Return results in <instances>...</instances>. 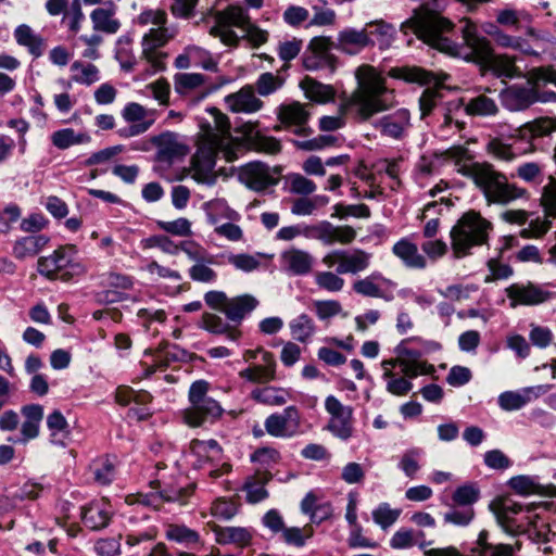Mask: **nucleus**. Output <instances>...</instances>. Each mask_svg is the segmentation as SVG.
<instances>
[{
	"label": "nucleus",
	"mask_w": 556,
	"mask_h": 556,
	"mask_svg": "<svg viewBox=\"0 0 556 556\" xmlns=\"http://www.w3.org/2000/svg\"><path fill=\"white\" fill-rule=\"evenodd\" d=\"M356 88L340 103V116H324L319 127L324 131H333L344 125L342 115L352 114L357 122H367L372 116L389 111L396 105L394 91L387 87L381 73L369 64L355 70Z\"/></svg>",
	"instance_id": "1"
},
{
	"label": "nucleus",
	"mask_w": 556,
	"mask_h": 556,
	"mask_svg": "<svg viewBox=\"0 0 556 556\" xmlns=\"http://www.w3.org/2000/svg\"><path fill=\"white\" fill-rule=\"evenodd\" d=\"M420 7L413 11L412 16L401 25V31L407 34L410 29L425 43L451 56L464 55L465 42L456 45L450 38L454 24L439 11L430 9V2L435 0H419Z\"/></svg>",
	"instance_id": "2"
},
{
	"label": "nucleus",
	"mask_w": 556,
	"mask_h": 556,
	"mask_svg": "<svg viewBox=\"0 0 556 556\" xmlns=\"http://www.w3.org/2000/svg\"><path fill=\"white\" fill-rule=\"evenodd\" d=\"M458 172L472 179L489 204L507 205L528 197L525 188L509 182L506 175L489 162L462 164Z\"/></svg>",
	"instance_id": "3"
},
{
	"label": "nucleus",
	"mask_w": 556,
	"mask_h": 556,
	"mask_svg": "<svg viewBox=\"0 0 556 556\" xmlns=\"http://www.w3.org/2000/svg\"><path fill=\"white\" fill-rule=\"evenodd\" d=\"M463 41L466 50L462 58L468 62H475L498 78H514L520 76L516 65V56L501 53L495 54L491 42L478 34L476 25L467 18L463 20Z\"/></svg>",
	"instance_id": "4"
},
{
	"label": "nucleus",
	"mask_w": 556,
	"mask_h": 556,
	"mask_svg": "<svg viewBox=\"0 0 556 556\" xmlns=\"http://www.w3.org/2000/svg\"><path fill=\"white\" fill-rule=\"evenodd\" d=\"M138 25L147 27L142 37V58L151 65L154 72L165 68V54L160 51L176 36V30L167 26V14L164 10H146L137 17Z\"/></svg>",
	"instance_id": "5"
},
{
	"label": "nucleus",
	"mask_w": 556,
	"mask_h": 556,
	"mask_svg": "<svg viewBox=\"0 0 556 556\" xmlns=\"http://www.w3.org/2000/svg\"><path fill=\"white\" fill-rule=\"evenodd\" d=\"M207 115L200 125L198 143L219 150L227 162L235 161L237 152L240 150V143L230 134L228 116L216 108L208 109Z\"/></svg>",
	"instance_id": "6"
},
{
	"label": "nucleus",
	"mask_w": 556,
	"mask_h": 556,
	"mask_svg": "<svg viewBox=\"0 0 556 556\" xmlns=\"http://www.w3.org/2000/svg\"><path fill=\"white\" fill-rule=\"evenodd\" d=\"M491 223L479 213L468 212L462 216L451 230L452 249L456 257L465 256L468 251L488 239Z\"/></svg>",
	"instance_id": "7"
},
{
	"label": "nucleus",
	"mask_w": 556,
	"mask_h": 556,
	"mask_svg": "<svg viewBox=\"0 0 556 556\" xmlns=\"http://www.w3.org/2000/svg\"><path fill=\"white\" fill-rule=\"evenodd\" d=\"M75 256L76 248L74 245L61 247L51 255L38 260V271L50 279L68 281L86 271L84 265L77 262Z\"/></svg>",
	"instance_id": "8"
},
{
	"label": "nucleus",
	"mask_w": 556,
	"mask_h": 556,
	"mask_svg": "<svg viewBox=\"0 0 556 556\" xmlns=\"http://www.w3.org/2000/svg\"><path fill=\"white\" fill-rule=\"evenodd\" d=\"M210 384L205 380L193 382L189 390L190 406L184 412V419L190 427H199L210 418H217L223 409L218 402L207 396Z\"/></svg>",
	"instance_id": "9"
},
{
	"label": "nucleus",
	"mask_w": 556,
	"mask_h": 556,
	"mask_svg": "<svg viewBox=\"0 0 556 556\" xmlns=\"http://www.w3.org/2000/svg\"><path fill=\"white\" fill-rule=\"evenodd\" d=\"M214 17L216 24L210 29V35L218 37L224 45L230 47H237L240 40L231 27L244 30L251 23L248 12L243 8L235 5L216 12Z\"/></svg>",
	"instance_id": "10"
},
{
	"label": "nucleus",
	"mask_w": 556,
	"mask_h": 556,
	"mask_svg": "<svg viewBox=\"0 0 556 556\" xmlns=\"http://www.w3.org/2000/svg\"><path fill=\"white\" fill-rule=\"evenodd\" d=\"M370 260V253L362 249H355L352 251L333 250L324 255L321 262L328 268H332L338 265V274L356 275L361 271H365L369 267Z\"/></svg>",
	"instance_id": "11"
},
{
	"label": "nucleus",
	"mask_w": 556,
	"mask_h": 556,
	"mask_svg": "<svg viewBox=\"0 0 556 556\" xmlns=\"http://www.w3.org/2000/svg\"><path fill=\"white\" fill-rule=\"evenodd\" d=\"M356 235V230L352 226H334L329 222L307 225L303 228V236L319 240L326 245L350 244L355 240Z\"/></svg>",
	"instance_id": "12"
},
{
	"label": "nucleus",
	"mask_w": 556,
	"mask_h": 556,
	"mask_svg": "<svg viewBox=\"0 0 556 556\" xmlns=\"http://www.w3.org/2000/svg\"><path fill=\"white\" fill-rule=\"evenodd\" d=\"M542 513H535L526 517L528 527L526 532L529 539L539 545L538 551L548 556L556 548L554 541L556 533L551 530L548 519L544 516L546 508L540 506Z\"/></svg>",
	"instance_id": "13"
},
{
	"label": "nucleus",
	"mask_w": 556,
	"mask_h": 556,
	"mask_svg": "<svg viewBox=\"0 0 556 556\" xmlns=\"http://www.w3.org/2000/svg\"><path fill=\"white\" fill-rule=\"evenodd\" d=\"M219 150L211 146L198 143L197 152L191 159L190 174L199 184L212 186L216 182L215 159Z\"/></svg>",
	"instance_id": "14"
},
{
	"label": "nucleus",
	"mask_w": 556,
	"mask_h": 556,
	"mask_svg": "<svg viewBox=\"0 0 556 556\" xmlns=\"http://www.w3.org/2000/svg\"><path fill=\"white\" fill-rule=\"evenodd\" d=\"M264 426L271 437L292 438L300 431L301 414L295 406H288L282 413L269 415Z\"/></svg>",
	"instance_id": "15"
},
{
	"label": "nucleus",
	"mask_w": 556,
	"mask_h": 556,
	"mask_svg": "<svg viewBox=\"0 0 556 556\" xmlns=\"http://www.w3.org/2000/svg\"><path fill=\"white\" fill-rule=\"evenodd\" d=\"M395 354V357L384 359L383 363L394 367L399 366L401 372L408 378L429 374L432 369L431 366H428L426 362L421 359L420 352L406 348L404 343L396 346Z\"/></svg>",
	"instance_id": "16"
},
{
	"label": "nucleus",
	"mask_w": 556,
	"mask_h": 556,
	"mask_svg": "<svg viewBox=\"0 0 556 556\" xmlns=\"http://www.w3.org/2000/svg\"><path fill=\"white\" fill-rule=\"evenodd\" d=\"M150 146L157 148V160L164 162H173L189 152L188 146L180 142L176 134L169 131L150 138L142 150H149Z\"/></svg>",
	"instance_id": "17"
},
{
	"label": "nucleus",
	"mask_w": 556,
	"mask_h": 556,
	"mask_svg": "<svg viewBox=\"0 0 556 556\" xmlns=\"http://www.w3.org/2000/svg\"><path fill=\"white\" fill-rule=\"evenodd\" d=\"M507 298L510 301V307L517 305H539L547 302L552 293L533 283H515L506 289Z\"/></svg>",
	"instance_id": "18"
},
{
	"label": "nucleus",
	"mask_w": 556,
	"mask_h": 556,
	"mask_svg": "<svg viewBox=\"0 0 556 556\" xmlns=\"http://www.w3.org/2000/svg\"><path fill=\"white\" fill-rule=\"evenodd\" d=\"M500 98L503 106L511 112L523 111L539 101L535 88L520 85L506 87L501 91Z\"/></svg>",
	"instance_id": "19"
},
{
	"label": "nucleus",
	"mask_w": 556,
	"mask_h": 556,
	"mask_svg": "<svg viewBox=\"0 0 556 556\" xmlns=\"http://www.w3.org/2000/svg\"><path fill=\"white\" fill-rule=\"evenodd\" d=\"M241 181L250 189L263 191L278 182V178L274 177L270 168L262 163H250L240 172Z\"/></svg>",
	"instance_id": "20"
},
{
	"label": "nucleus",
	"mask_w": 556,
	"mask_h": 556,
	"mask_svg": "<svg viewBox=\"0 0 556 556\" xmlns=\"http://www.w3.org/2000/svg\"><path fill=\"white\" fill-rule=\"evenodd\" d=\"M280 263L283 270L293 276L308 275L314 265L313 255L298 248H290L280 254Z\"/></svg>",
	"instance_id": "21"
},
{
	"label": "nucleus",
	"mask_w": 556,
	"mask_h": 556,
	"mask_svg": "<svg viewBox=\"0 0 556 556\" xmlns=\"http://www.w3.org/2000/svg\"><path fill=\"white\" fill-rule=\"evenodd\" d=\"M374 43L367 28L362 30L345 28L338 33L336 49L345 54L355 55L366 47L374 46Z\"/></svg>",
	"instance_id": "22"
},
{
	"label": "nucleus",
	"mask_w": 556,
	"mask_h": 556,
	"mask_svg": "<svg viewBox=\"0 0 556 556\" xmlns=\"http://www.w3.org/2000/svg\"><path fill=\"white\" fill-rule=\"evenodd\" d=\"M376 127L380 129L382 136L400 140L410 127V114L405 109L397 110L380 118Z\"/></svg>",
	"instance_id": "23"
},
{
	"label": "nucleus",
	"mask_w": 556,
	"mask_h": 556,
	"mask_svg": "<svg viewBox=\"0 0 556 556\" xmlns=\"http://www.w3.org/2000/svg\"><path fill=\"white\" fill-rule=\"evenodd\" d=\"M490 509L495 515L497 522L506 530L519 528L515 516L522 511L521 505L510 497H498L491 502Z\"/></svg>",
	"instance_id": "24"
},
{
	"label": "nucleus",
	"mask_w": 556,
	"mask_h": 556,
	"mask_svg": "<svg viewBox=\"0 0 556 556\" xmlns=\"http://www.w3.org/2000/svg\"><path fill=\"white\" fill-rule=\"evenodd\" d=\"M116 10L117 8L112 1H108L103 7L94 9L90 14L93 29L109 35L116 34L121 28Z\"/></svg>",
	"instance_id": "25"
},
{
	"label": "nucleus",
	"mask_w": 556,
	"mask_h": 556,
	"mask_svg": "<svg viewBox=\"0 0 556 556\" xmlns=\"http://www.w3.org/2000/svg\"><path fill=\"white\" fill-rule=\"evenodd\" d=\"M190 456L193 458L192 465L194 467L203 468L207 464L220 462L223 451L214 440H193L190 444Z\"/></svg>",
	"instance_id": "26"
},
{
	"label": "nucleus",
	"mask_w": 556,
	"mask_h": 556,
	"mask_svg": "<svg viewBox=\"0 0 556 556\" xmlns=\"http://www.w3.org/2000/svg\"><path fill=\"white\" fill-rule=\"evenodd\" d=\"M225 101L228 109L235 113H254L263 106V102L255 96L251 86L227 96Z\"/></svg>",
	"instance_id": "27"
},
{
	"label": "nucleus",
	"mask_w": 556,
	"mask_h": 556,
	"mask_svg": "<svg viewBox=\"0 0 556 556\" xmlns=\"http://www.w3.org/2000/svg\"><path fill=\"white\" fill-rule=\"evenodd\" d=\"M277 363L273 353H263L260 365H252L239 372V376L253 383H268L276 379Z\"/></svg>",
	"instance_id": "28"
},
{
	"label": "nucleus",
	"mask_w": 556,
	"mask_h": 556,
	"mask_svg": "<svg viewBox=\"0 0 556 556\" xmlns=\"http://www.w3.org/2000/svg\"><path fill=\"white\" fill-rule=\"evenodd\" d=\"M22 414L25 420L21 427V438L17 440L10 439L15 443L26 444L29 440L39 435V427L43 417V408L40 405L33 404L22 407Z\"/></svg>",
	"instance_id": "29"
},
{
	"label": "nucleus",
	"mask_w": 556,
	"mask_h": 556,
	"mask_svg": "<svg viewBox=\"0 0 556 556\" xmlns=\"http://www.w3.org/2000/svg\"><path fill=\"white\" fill-rule=\"evenodd\" d=\"M218 544H233L240 548L248 546L252 541V532L244 527H219L210 523Z\"/></svg>",
	"instance_id": "30"
},
{
	"label": "nucleus",
	"mask_w": 556,
	"mask_h": 556,
	"mask_svg": "<svg viewBox=\"0 0 556 556\" xmlns=\"http://www.w3.org/2000/svg\"><path fill=\"white\" fill-rule=\"evenodd\" d=\"M309 117V112L306 105L300 102H292L290 104L281 105L278 110V118L286 126H296L299 129L296 134H306L307 129L304 127Z\"/></svg>",
	"instance_id": "31"
},
{
	"label": "nucleus",
	"mask_w": 556,
	"mask_h": 556,
	"mask_svg": "<svg viewBox=\"0 0 556 556\" xmlns=\"http://www.w3.org/2000/svg\"><path fill=\"white\" fill-rule=\"evenodd\" d=\"M305 97L317 103H327L333 101L336 89L331 85H325L312 77L306 76L300 83Z\"/></svg>",
	"instance_id": "32"
},
{
	"label": "nucleus",
	"mask_w": 556,
	"mask_h": 556,
	"mask_svg": "<svg viewBox=\"0 0 556 556\" xmlns=\"http://www.w3.org/2000/svg\"><path fill=\"white\" fill-rule=\"evenodd\" d=\"M153 484H157L159 486H163L160 495L166 502L178 503L184 505L187 503V500L192 495L194 491V486L192 484H188L185 486L176 485L168 481L165 476H161L159 479L152 482Z\"/></svg>",
	"instance_id": "33"
},
{
	"label": "nucleus",
	"mask_w": 556,
	"mask_h": 556,
	"mask_svg": "<svg viewBox=\"0 0 556 556\" xmlns=\"http://www.w3.org/2000/svg\"><path fill=\"white\" fill-rule=\"evenodd\" d=\"M201 327L214 334H225L231 341H237L241 337L237 326L225 323L222 317L212 313L202 315Z\"/></svg>",
	"instance_id": "34"
},
{
	"label": "nucleus",
	"mask_w": 556,
	"mask_h": 556,
	"mask_svg": "<svg viewBox=\"0 0 556 556\" xmlns=\"http://www.w3.org/2000/svg\"><path fill=\"white\" fill-rule=\"evenodd\" d=\"M257 303V300L250 294L231 298L225 309V315L230 321L239 324L248 313L256 307Z\"/></svg>",
	"instance_id": "35"
},
{
	"label": "nucleus",
	"mask_w": 556,
	"mask_h": 556,
	"mask_svg": "<svg viewBox=\"0 0 556 556\" xmlns=\"http://www.w3.org/2000/svg\"><path fill=\"white\" fill-rule=\"evenodd\" d=\"M393 253L401 258L406 266L413 268H425L426 258L418 252V248L415 243L407 239L397 241L393 248Z\"/></svg>",
	"instance_id": "36"
},
{
	"label": "nucleus",
	"mask_w": 556,
	"mask_h": 556,
	"mask_svg": "<svg viewBox=\"0 0 556 556\" xmlns=\"http://www.w3.org/2000/svg\"><path fill=\"white\" fill-rule=\"evenodd\" d=\"M541 388H527L520 392L507 391L498 396V404L504 410H516L525 406L532 399L539 396Z\"/></svg>",
	"instance_id": "37"
},
{
	"label": "nucleus",
	"mask_w": 556,
	"mask_h": 556,
	"mask_svg": "<svg viewBox=\"0 0 556 556\" xmlns=\"http://www.w3.org/2000/svg\"><path fill=\"white\" fill-rule=\"evenodd\" d=\"M206 77L198 73H178L174 76L175 91L188 96L205 88Z\"/></svg>",
	"instance_id": "38"
},
{
	"label": "nucleus",
	"mask_w": 556,
	"mask_h": 556,
	"mask_svg": "<svg viewBox=\"0 0 556 556\" xmlns=\"http://www.w3.org/2000/svg\"><path fill=\"white\" fill-rule=\"evenodd\" d=\"M90 136L86 132H77L73 128H63L54 131L51 135L52 144L60 149L65 150L73 146L88 143Z\"/></svg>",
	"instance_id": "39"
},
{
	"label": "nucleus",
	"mask_w": 556,
	"mask_h": 556,
	"mask_svg": "<svg viewBox=\"0 0 556 556\" xmlns=\"http://www.w3.org/2000/svg\"><path fill=\"white\" fill-rule=\"evenodd\" d=\"M15 39L18 45L27 47L28 51L35 56L39 58L43 53L45 41L36 35L34 30L27 25H21L15 29Z\"/></svg>",
	"instance_id": "40"
},
{
	"label": "nucleus",
	"mask_w": 556,
	"mask_h": 556,
	"mask_svg": "<svg viewBox=\"0 0 556 556\" xmlns=\"http://www.w3.org/2000/svg\"><path fill=\"white\" fill-rule=\"evenodd\" d=\"M381 367L383 370V377L387 379V390L397 396L406 395L413 388L410 378L406 376L399 377L393 369L394 366L386 365V363H381Z\"/></svg>",
	"instance_id": "41"
},
{
	"label": "nucleus",
	"mask_w": 556,
	"mask_h": 556,
	"mask_svg": "<svg viewBox=\"0 0 556 556\" xmlns=\"http://www.w3.org/2000/svg\"><path fill=\"white\" fill-rule=\"evenodd\" d=\"M465 111L475 116H493L498 113V106L495 100L482 93L470 99L465 105Z\"/></svg>",
	"instance_id": "42"
},
{
	"label": "nucleus",
	"mask_w": 556,
	"mask_h": 556,
	"mask_svg": "<svg viewBox=\"0 0 556 556\" xmlns=\"http://www.w3.org/2000/svg\"><path fill=\"white\" fill-rule=\"evenodd\" d=\"M83 521L92 530L102 529L108 526L110 521V513L104 504H92L84 508Z\"/></svg>",
	"instance_id": "43"
},
{
	"label": "nucleus",
	"mask_w": 556,
	"mask_h": 556,
	"mask_svg": "<svg viewBox=\"0 0 556 556\" xmlns=\"http://www.w3.org/2000/svg\"><path fill=\"white\" fill-rule=\"evenodd\" d=\"M251 397L262 404L280 406L286 404L289 392L281 388L265 387L253 390Z\"/></svg>",
	"instance_id": "44"
},
{
	"label": "nucleus",
	"mask_w": 556,
	"mask_h": 556,
	"mask_svg": "<svg viewBox=\"0 0 556 556\" xmlns=\"http://www.w3.org/2000/svg\"><path fill=\"white\" fill-rule=\"evenodd\" d=\"M46 244V239L41 236L25 237L15 242L13 254L17 258L35 256Z\"/></svg>",
	"instance_id": "45"
},
{
	"label": "nucleus",
	"mask_w": 556,
	"mask_h": 556,
	"mask_svg": "<svg viewBox=\"0 0 556 556\" xmlns=\"http://www.w3.org/2000/svg\"><path fill=\"white\" fill-rule=\"evenodd\" d=\"M301 509L303 513L311 515V520L313 522H320L328 518L332 513L330 505H317V496L312 492L306 494L303 498Z\"/></svg>",
	"instance_id": "46"
},
{
	"label": "nucleus",
	"mask_w": 556,
	"mask_h": 556,
	"mask_svg": "<svg viewBox=\"0 0 556 556\" xmlns=\"http://www.w3.org/2000/svg\"><path fill=\"white\" fill-rule=\"evenodd\" d=\"M268 479V475L266 472H262L250 477L247 480L244 490L247 491V498L250 503L261 502L267 496V491L264 485Z\"/></svg>",
	"instance_id": "47"
},
{
	"label": "nucleus",
	"mask_w": 556,
	"mask_h": 556,
	"mask_svg": "<svg viewBox=\"0 0 556 556\" xmlns=\"http://www.w3.org/2000/svg\"><path fill=\"white\" fill-rule=\"evenodd\" d=\"M341 274H338L336 271L331 270H324V271H317L315 274V283L316 286L330 293H337L343 290L345 281L340 276Z\"/></svg>",
	"instance_id": "48"
},
{
	"label": "nucleus",
	"mask_w": 556,
	"mask_h": 556,
	"mask_svg": "<svg viewBox=\"0 0 556 556\" xmlns=\"http://www.w3.org/2000/svg\"><path fill=\"white\" fill-rule=\"evenodd\" d=\"M485 151L489 155L501 162H513L517 156L509 143L496 137L488 141Z\"/></svg>",
	"instance_id": "49"
},
{
	"label": "nucleus",
	"mask_w": 556,
	"mask_h": 556,
	"mask_svg": "<svg viewBox=\"0 0 556 556\" xmlns=\"http://www.w3.org/2000/svg\"><path fill=\"white\" fill-rule=\"evenodd\" d=\"M333 47L336 48V42H333L330 37L326 36L314 37L308 43V50L312 51L314 55L324 58L330 64L331 68H334L337 62V58L329 53Z\"/></svg>",
	"instance_id": "50"
},
{
	"label": "nucleus",
	"mask_w": 556,
	"mask_h": 556,
	"mask_svg": "<svg viewBox=\"0 0 556 556\" xmlns=\"http://www.w3.org/2000/svg\"><path fill=\"white\" fill-rule=\"evenodd\" d=\"M379 276L371 275L362 279H357L353 282V290L363 296L387 299L383 290L377 283Z\"/></svg>",
	"instance_id": "51"
},
{
	"label": "nucleus",
	"mask_w": 556,
	"mask_h": 556,
	"mask_svg": "<svg viewBox=\"0 0 556 556\" xmlns=\"http://www.w3.org/2000/svg\"><path fill=\"white\" fill-rule=\"evenodd\" d=\"M262 253L248 254H230L228 256V263L235 266L237 269L250 273L256 270L261 266V260L263 258Z\"/></svg>",
	"instance_id": "52"
},
{
	"label": "nucleus",
	"mask_w": 556,
	"mask_h": 556,
	"mask_svg": "<svg viewBox=\"0 0 556 556\" xmlns=\"http://www.w3.org/2000/svg\"><path fill=\"white\" fill-rule=\"evenodd\" d=\"M290 329L295 340L305 342L315 332V325L311 317L302 314L290 324Z\"/></svg>",
	"instance_id": "53"
},
{
	"label": "nucleus",
	"mask_w": 556,
	"mask_h": 556,
	"mask_svg": "<svg viewBox=\"0 0 556 556\" xmlns=\"http://www.w3.org/2000/svg\"><path fill=\"white\" fill-rule=\"evenodd\" d=\"M401 509L391 508V506L388 503H382L372 510L371 515L374 521L383 530H386L396 522V520L401 516Z\"/></svg>",
	"instance_id": "54"
},
{
	"label": "nucleus",
	"mask_w": 556,
	"mask_h": 556,
	"mask_svg": "<svg viewBox=\"0 0 556 556\" xmlns=\"http://www.w3.org/2000/svg\"><path fill=\"white\" fill-rule=\"evenodd\" d=\"M541 205L547 217L556 218V177L549 176L542 189Z\"/></svg>",
	"instance_id": "55"
},
{
	"label": "nucleus",
	"mask_w": 556,
	"mask_h": 556,
	"mask_svg": "<svg viewBox=\"0 0 556 556\" xmlns=\"http://www.w3.org/2000/svg\"><path fill=\"white\" fill-rule=\"evenodd\" d=\"M71 70L75 73L73 79L76 83L91 85L99 79V71L93 64L76 61L72 64Z\"/></svg>",
	"instance_id": "56"
},
{
	"label": "nucleus",
	"mask_w": 556,
	"mask_h": 556,
	"mask_svg": "<svg viewBox=\"0 0 556 556\" xmlns=\"http://www.w3.org/2000/svg\"><path fill=\"white\" fill-rule=\"evenodd\" d=\"M140 244L143 250L159 248L164 253L170 255H176L180 251L179 244H176L173 240L163 235L146 238L141 240Z\"/></svg>",
	"instance_id": "57"
},
{
	"label": "nucleus",
	"mask_w": 556,
	"mask_h": 556,
	"mask_svg": "<svg viewBox=\"0 0 556 556\" xmlns=\"http://www.w3.org/2000/svg\"><path fill=\"white\" fill-rule=\"evenodd\" d=\"M529 87L536 89L540 84L552 83L556 86V71L549 66L535 67L525 74Z\"/></svg>",
	"instance_id": "58"
},
{
	"label": "nucleus",
	"mask_w": 556,
	"mask_h": 556,
	"mask_svg": "<svg viewBox=\"0 0 556 556\" xmlns=\"http://www.w3.org/2000/svg\"><path fill=\"white\" fill-rule=\"evenodd\" d=\"M551 217L545 216L543 218H536L530 222L527 228L520 231V236L525 239H540L542 238L552 227Z\"/></svg>",
	"instance_id": "59"
},
{
	"label": "nucleus",
	"mask_w": 556,
	"mask_h": 556,
	"mask_svg": "<svg viewBox=\"0 0 556 556\" xmlns=\"http://www.w3.org/2000/svg\"><path fill=\"white\" fill-rule=\"evenodd\" d=\"M367 27L372 28V30L368 31L369 37L371 38V35L377 36L381 48H387L391 45L394 35V27L391 24L384 21H376L369 23Z\"/></svg>",
	"instance_id": "60"
},
{
	"label": "nucleus",
	"mask_w": 556,
	"mask_h": 556,
	"mask_svg": "<svg viewBox=\"0 0 556 556\" xmlns=\"http://www.w3.org/2000/svg\"><path fill=\"white\" fill-rule=\"evenodd\" d=\"M399 77L406 81L418 83L421 85L439 84L437 77L432 73L417 67L401 70V75H399Z\"/></svg>",
	"instance_id": "61"
},
{
	"label": "nucleus",
	"mask_w": 556,
	"mask_h": 556,
	"mask_svg": "<svg viewBox=\"0 0 556 556\" xmlns=\"http://www.w3.org/2000/svg\"><path fill=\"white\" fill-rule=\"evenodd\" d=\"M313 528L308 525L302 529L296 527L286 528L282 538L286 543L300 547L304 545L306 539L313 535Z\"/></svg>",
	"instance_id": "62"
},
{
	"label": "nucleus",
	"mask_w": 556,
	"mask_h": 556,
	"mask_svg": "<svg viewBox=\"0 0 556 556\" xmlns=\"http://www.w3.org/2000/svg\"><path fill=\"white\" fill-rule=\"evenodd\" d=\"M314 309L320 320L334 317L342 312V305L337 300H319L314 302Z\"/></svg>",
	"instance_id": "63"
},
{
	"label": "nucleus",
	"mask_w": 556,
	"mask_h": 556,
	"mask_svg": "<svg viewBox=\"0 0 556 556\" xmlns=\"http://www.w3.org/2000/svg\"><path fill=\"white\" fill-rule=\"evenodd\" d=\"M532 137H543L556 130V118L541 117L525 126Z\"/></svg>",
	"instance_id": "64"
}]
</instances>
